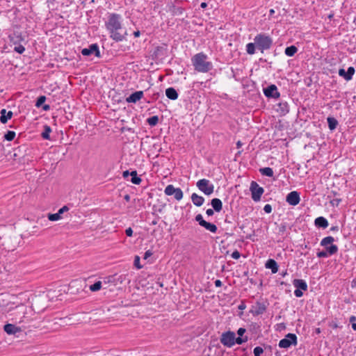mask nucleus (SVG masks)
<instances>
[{"mask_svg": "<svg viewBox=\"0 0 356 356\" xmlns=\"http://www.w3.org/2000/svg\"><path fill=\"white\" fill-rule=\"evenodd\" d=\"M105 26L110 33V38L115 42H121L126 39L127 30L122 26V17L118 13H110L105 22Z\"/></svg>", "mask_w": 356, "mask_h": 356, "instance_id": "obj_1", "label": "nucleus"}, {"mask_svg": "<svg viewBox=\"0 0 356 356\" xmlns=\"http://www.w3.org/2000/svg\"><path fill=\"white\" fill-rule=\"evenodd\" d=\"M208 56L204 52L195 54L191 58V63L194 70L198 72L207 73L213 69V64L208 61Z\"/></svg>", "mask_w": 356, "mask_h": 356, "instance_id": "obj_2", "label": "nucleus"}, {"mask_svg": "<svg viewBox=\"0 0 356 356\" xmlns=\"http://www.w3.org/2000/svg\"><path fill=\"white\" fill-rule=\"evenodd\" d=\"M254 41L257 45V48L261 52L268 50L271 48L273 41V38L266 33H259L254 38Z\"/></svg>", "mask_w": 356, "mask_h": 356, "instance_id": "obj_3", "label": "nucleus"}, {"mask_svg": "<svg viewBox=\"0 0 356 356\" xmlns=\"http://www.w3.org/2000/svg\"><path fill=\"white\" fill-rule=\"evenodd\" d=\"M196 186L200 191L207 195H210L213 193L214 186L207 179H200L196 183Z\"/></svg>", "mask_w": 356, "mask_h": 356, "instance_id": "obj_4", "label": "nucleus"}, {"mask_svg": "<svg viewBox=\"0 0 356 356\" xmlns=\"http://www.w3.org/2000/svg\"><path fill=\"white\" fill-rule=\"evenodd\" d=\"M298 343V338L295 334L289 333L285 338L281 339L279 342V347L281 348H289L291 346H296Z\"/></svg>", "mask_w": 356, "mask_h": 356, "instance_id": "obj_5", "label": "nucleus"}, {"mask_svg": "<svg viewBox=\"0 0 356 356\" xmlns=\"http://www.w3.org/2000/svg\"><path fill=\"white\" fill-rule=\"evenodd\" d=\"M293 285L296 287L294 295L297 298H300L303 296L302 291H307L308 286L307 282L304 280L294 279L293 280Z\"/></svg>", "mask_w": 356, "mask_h": 356, "instance_id": "obj_6", "label": "nucleus"}, {"mask_svg": "<svg viewBox=\"0 0 356 356\" xmlns=\"http://www.w3.org/2000/svg\"><path fill=\"white\" fill-rule=\"evenodd\" d=\"M250 190L251 191L252 199L254 202H258L261 200V197L264 192V189L259 186V185L254 181L250 184Z\"/></svg>", "mask_w": 356, "mask_h": 356, "instance_id": "obj_7", "label": "nucleus"}, {"mask_svg": "<svg viewBox=\"0 0 356 356\" xmlns=\"http://www.w3.org/2000/svg\"><path fill=\"white\" fill-rule=\"evenodd\" d=\"M234 336L235 333L230 330L222 332L220 339L221 343L228 348L232 347L234 345Z\"/></svg>", "mask_w": 356, "mask_h": 356, "instance_id": "obj_8", "label": "nucleus"}, {"mask_svg": "<svg viewBox=\"0 0 356 356\" xmlns=\"http://www.w3.org/2000/svg\"><path fill=\"white\" fill-rule=\"evenodd\" d=\"M195 220L199 223L200 226L203 227L207 230L211 232V233H216L218 230L217 226L215 224L204 220L202 214H197L195 216Z\"/></svg>", "mask_w": 356, "mask_h": 356, "instance_id": "obj_9", "label": "nucleus"}, {"mask_svg": "<svg viewBox=\"0 0 356 356\" xmlns=\"http://www.w3.org/2000/svg\"><path fill=\"white\" fill-rule=\"evenodd\" d=\"M167 195H174L175 200L179 201L183 198V192L179 188H175L173 185H168L164 191Z\"/></svg>", "mask_w": 356, "mask_h": 356, "instance_id": "obj_10", "label": "nucleus"}, {"mask_svg": "<svg viewBox=\"0 0 356 356\" xmlns=\"http://www.w3.org/2000/svg\"><path fill=\"white\" fill-rule=\"evenodd\" d=\"M168 54V46L166 44H162L161 46H157L154 48L152 53L154 59H163Z\"/></svg>", "mask_w": 356, "mask_h": 356, "instance_id": "obj_11", "label": "nucleus"}, {"mask_svg": "<svg viewBox=\"0 0 356 356\" xmlns=\"http://www.w3.org/2000/svg\"><path fill=\"white\" fill-rule=\"evenodd\" d=\"M83 56H89L95 55L96 57L100 58L101 54L99 51V46L97 43L90 44L88 48H84L81 50Z\"/></svg>", "mask_w": 356, "mask_h": 356, "instance_id": "obj_12", "label": "nucleus"}, {"mask_svg": "<svg viewBox=\"0 0 356 356\" xmlns=\"http://www.w3.org/2000/svg\"><path fill=\"white\" fill-rule=\"evenodd\" d=\"M264 94L268 98L277 99L280 96L277 86L275 84H271L267 88H264Z\"/></svg>", "mask_w": 356, "mask_h": 356, "instance_id": "obj_13", "label": "nucleus"}, {"mask_svg": "<svg viewBox=\"0 0 356 356\" xmlns=\"http://www.w3.org/2000/svg\"><path fill=\"white\" fill-rule=\"evenodd\" d=\"M286 202L291 206H296L300 201V193L297 191L290 192L286 197Z\"/></svg>", "mask_w": 356, "mask_h": 356, "instance_id": "obj_14", "label": "nucleus"}, {"mask_svg": "<svg viewBox=\"0 0 356 356\" xmlns=\"http://www.w3.org/2000/svg\"><path fill=\"white\" fill-rule=\"evenodd\" d=\"M266 309L267 305L266 303L257 301L255 305L252 306L250 312L254 316H259L264 314L266 311Z\"/></svg>", "mask_w": 356, "mask_h": 356, "instance_id": "obj_15", "label": "nucleus"}, {"mask_svg": "<svg viewBox=\"0 0 356 356\" xmlns=\"http://www.w3.org/2000/svg\"><path fill=\"white\" fill-rule=\"evenodd\" d=\"M276 111L280 115H285L289 112V105L286 101H281L277 104Z\"/></svg>", "mask_w": 356, "mask_h": 356, "instance_id": "obj_16", "label": "nucleus"}, {"mask_svg": "<svg viewBox=\"0 0 356 356\" xmlns=\"http://www.w3.org/2000/svg\"><path fill=\"white\" fill-rule=\"evenodd\" d=\"M355 70L353 67H349L347 72L344 69L341 68L339 70V75L344 78L346 81H350L353 79V76L355 74Z\"/></svg>", "mask_w": 356, "mask_h": 356, "instance_id": "obj_17", "label": "nucleus"}, {"mask_svg": "<svg viewBox=\"0 0 356 356\" xmlns=\"http://www.w3.org/2000/svg\"><path fill=\"white\" fill-rule=\"evenodd\" d=\"M144 96V92L142 90L136 91L126 98L127 103L136 104L137 102L140 100Z\"/></svg>", "mask_w": 356, "mask_h": 356, "instance_id": "obj_18", "label": "nucleus"}, {"mask_svg": "<svg viewBox=\"0 0 356 356\" xmlns=\"http://www.w3.org/2000/svg\"><path fill=\"white\" fill-rule=\"evenodd\" d=\"M265 267L268 269H270L273 274L277 273L279 266L277 263L273 259H269L265 264Z\"/></svg>", "mask_w": 356, "mask_h": 356, "instance_id": "obj_19", "label": "nucleus"}, {"mask_svg": "<svg viewBox=\"0 0 356 356\" xmlns=\"http://www.w3.org/2000/svg\"><path fill=\"white\" fill-rule=\"evenodd\" d=\"M3 330L8 334H15L21 331L20 327L10 323L6 324L3 327Z\"/></svg>", "mask_w": 356, "mask_h": 356, "instance_id": "obj_20", "label": "nucleus"}, {"mask_svg": "<svg viewBox=\"0 0 356 356\" xmlns=\"http://www.w3.org/2000/svg\"><path fill=\"white\" fill-rule=\"evenodd\" d=\"M0 113V121L2 124H6L13 115V113L11 111L7 112L5 108L2 109Z\"/></svg>", "mask_w": 356, "mask_h": 356, "instance_id": "obj_21", "label": "nucleus"}, {"mask_svg": "<svg viewBox=\"0 0 356 356\" xmlns=\"http://www.w3.org/2000/svg\"><path fill=\"white\" fill-rule=\"evenodd\" d=\"M191 200L196 207H201L204 202V198L195 193L191 195Z\"/></svg>", "mask_w": 356, "mask_h": 356, "instance_id": "obj_22", "label": "nucleus"}, {"mask_svg": "<svg viewBox=\"0 0 356 356\" xmlns=\"http://www.w3.org/2000/svg\"><path fill=\"white\" fill-rule=\"evenodd\" d=\"M165 95L168 99L171 100L177 99L179 96L177 90L172 87L168 88L165 90Z\"/></svg>", "mask_w": 356, "mask_h": 356, "instance_id": "obj_23", "label": "nucleus"}, {"mask_svg": "<svg viewBox=\"0 0 356 356\" xmlns=\"http://www.w3.org/2000/svg\"><path fill=\"white\" fill-rule=\"evenodd\" d=\"M211 204L216 212H220L222 209V202L218 198L212 199Z\"/></svg>", "mask_w": 356, "mask_h": 356, "instance_id": "obj_24", "label": "nucleus"}, {"mask_svg": "<svg viewBox=\"0 0 356 356\" xmlns=\"http://www.w3.org/2000/svg\"><path fill=\"white\" fill-rule=\"evenodd\" d=\"M315 225L318 227L325 229L328 227V221L324 217H318L315 219Z\"/></svg>", "mask_w": 356, "mask_h": 356, "instance_id": "obj_25", "label": "nucleus"}, {"mask_svg": "<svg viewBox=\"0 0 356 356\" xmlns=\"http://www.w3.org/2000/svg\"><path fill=\"white\" fill-rule=\"evenodd\" d=\"M325 251L327 253V254L329 256L335 254L338 252V250H339L337 245H334V244L327 245V246L325 247Z\"/></svg>", "mask_w": 356, "mask_h": 356, "instance_id": "obj_26", "label": "nucleus"}, {"mask_svg": "<svg viewBox=\"0 0 356 356\" xmlns=\"http://www.w3.org/2000/svg\"><path fill=\"white\" fill-rule=\"evenodd\" d=\"M130 176H131V183L136 184V185H139L141 183L142 179L139 177H138L136 170L131 171L130 172Z\"/></svg>", "mask_w": 356, "mask_h": 356, "instance_id": "obj_27", "label": "nucleus"}, {"mask_svg": "<svg viewBox=\"0 0 356 356\" xmlns=\"http://www.w3.org/2000/svg\"><path fill=\"white\" fill-rule=\"evenodd\" d=\"M297 51H298V48L294 45H291V46L287 47L285 49L284 53L286 56L291 57V56H293L296 54Z\"/></svg>", "mask_w": 356, "mask_h": 356, "instance_id": "obj_28", "label": "nucleus"}, {"mask_svg": "<svg viewBox=\"0 0 356 356\" xmlns=\"http://www.w3.org/2000/svg\"><path fill=\"white\" fill-rule=\"evenodd\" d=\"M260 173L268 177H272L273 176V170L271 168L266 167L259 169Z\"/></svg>", "mask_w": 356, "mask_h": 356, "instance_id": "obj_29", "label": "nucleus"}, {"mask_svg": "<svg viewBox=\"0 0 356 356\" xmlns=\"http://www.w3.org/2000/svg\"><path fill=\"white\" fill-rule=\"evenodd\" d=\"M327 121L328 127L330 130H334L336 129L338 124V121L334 118L329 117L327 118Z\"/></svg>", "mask_w": 356, "mask_h": 356, "instance_id": "obj_30", "label": "nucleus"}, {"mask_svg": "<svg viewBox=\"0 0 356 356\" xmlns=\"http://www.w3.org/2000/svg\"><path fill=\"white\" fill-rule=\"evenodd\" d=\"M334 241V238L332 236H326L323 238L321 241V245L323 247H326L328 245H332V243Z\"/></svg>", "mask_w": 356, "mask_h": 356, "instance_id": "obj_31", "label": "nucleus"}, {"mask_svg": "<svg viewBox=\"0 0 356 356\" xmlns=\"http://www.w3.org/2000/svg\"><path fill=\"white\" fill-rule=\"evenodd\" d=\"M257 45L255 42H250L246 44V51L248 54L252 55L255 53Z\"/></svg>", "mask_w": 356, "mask_h": 356, "instance_id": "obj_32", "label": "nucleus"}, {"mask_svg": "<svg viewBox=\"0 0 356 356\" xmlns=\"http://www.w3.org/2000/svg\"><path fill=\"white\" fill-rule=\"evenodd\" d=\"M51 132V127L49 126L45 125L44 127V130L41 134V136L42 137V138L45 139V140H49L50 139L49 134Z\"/></svg>", "mask_w": 356, "mask_h": 356, "instance_id": "obj_33", "label": "nucleus"}, {"mask_svg": "<svg viewBox=\"0 0 356 356\" xmlns=\"http://www.w3.org/2000/svg\"><path fill=\"white\" fill-rule=\"evenodd\" d=\"M159 120V119L157 115H153V116L147 118V122L149 126L154 127L158 124Z\"/></svg>", "mask_w": 356, "mask_h": 356, "instance_id": "obj_34", "label": "nucleus"}, {"mask_svg": "<svg viewBox=\"0 0 356 356\" xmlns=\"http://www.w3.org/2000/svg\"><path fill=\"white\" fill-rule=\"evenodd\" d=\"M248 338L247 336H245V337H236V335L234 336V344L235 343H237L238 345H241L246 341H248Z\"/></svg>", "mask_w": 356, "mask_h": 356, "instance_id": "obj_35", "label": "nucleus"}, {"mask_svg": "<svg viewBox=\"0 0 356 356\" xmlns=\"http://www.w3.org/2000/svg\"><path fill=\"white\" fill-rule=\"evenodd\" d=\"M15 132L13 131H8L4 135V139L8 141H12L15 137Z\"/></svg>", "mask_w": 356, "mask_h": 356, "instance_id": "obj_36", "label": "nucleus"}, {"mask_svg": "<svg viewBox=\"0 0 356 356\" xmlns=\"http://www.w3.org/2000/svg\"><path fill=\"white\" fill-rule=\"evenodd\" d=\"M102 288V282L97 281L95 282L93 284L90 286V290L92 291H97L100 290Z\"/></svg>", "mask_w": 356, "mask_h": 356, "instance_id": "obj_37", "label": "nucleus"}, {"mask_svg": "<svg viewBox=\"0 0 356 356\" xmlns=\"http://www.w3.org/2000/svg\"><path fill=\"white\" fill-rule=\"evenodd\" d=\"M9 38H10V41H11L12 42H13V44H17V43L20 42L22 40H23V38H22V35H16L15 34V35H14V36L11 37V36L10 35V36H9Z\"/></svg>", "mask_w": 356, "mask_h": 356, "instance_id": "obj_38", "label": "nucleus"}, {"mask_svg": "<svg viewBox=\"0 0 356 356\" xmlns=\"http://www.w3.org/2000/svg\"><path fill=\"white\" fill-rule=\"evenodd\" d=\"M61 218V216L58 212L56 213H49L48 215V219L51 221H56Z\"/></svg>", "mask_w": 356, "mask_h": 356, "instance_id": "obj_39", "label": "nucleus"}, {"mask_svg": "<svg viewBox=\"0 0 356 356\" xmlns=\"http://www.w3.org/2000/svg\"><path fill=\"white\" fill-rule=\"evenodd\" d=\"M46 101V97L44 95L40 96L36 101L35 106L39 108Z\"/></svg>", "mask_w": 356, "mask_h": 356, "instance_id": "obj_40", "label": "nucleus"}, {"mask_svg": "<svg viewBox=\"0 0 356 356\" xmlns=\"http://www.w3.org/2000/svg\"><path fill=\"white\" fill-rule=\"evenodd\" d=\"M82 284L81 281L73 280L70 284V289H72L73 288L76 287L78 286H80L81 287H82V284Z\"/></svg>", "mask_w": 356, "mask_h": 356, "instance_id": "obj_41", "label": "nucleus"}, {"mask_svg": "<svg viewBox=\"0 0 356 356\" xmlns=\"http://www.w3.org/2000/svg\"><path fill=\"white\" fill-rule=\"evenodd\" d=\"M253 353L254 356H261L264 353V349L260 346H257L254 348Z\"/></svg>", "mask_w": 356, "mask_h": 356, "instance_id": "obj_42", "label": "nucleus"}, {"mask_svg": "<svg viewBox=\"0 0 356 356\" xmlns=\"http://www.w3.org/2000/svg\"><path fill=\"white\" fill-rule=\"evenodd\" d=\"M14 51L17 52L18 54H23L25 51V48L23 45L19 44L14 48Z\"/></svg>", "mask_w": 356, "mask_h": 356, "instance_id": "obj_43", "label": "nucleus"}, {"mask_svg": "<svg viewBox=\"0 0 356 356\" xmlns=\"http://www.w3.org/2000/svg\"><path fill=\"white\" fill-rule=\"evenodd\" d=\"M134 266L137 269H140L142 268V266L140 264V257L139 256H135L134 258Z\"/></svg>", "mask_w": 356, "mask_h": 356, "instance_id": "obj_44", "label": "nucleus"}, {"mask_svg": "<svg viewBox=\"0 0 356 356\" xmlns=\"http://www.w3.org/2000/svg\"><path fill=\"white\" fill-rule=\"evenodd\" d=\"M316 255L318 258H325L329 256L325 250L318 252Z\"/></svg>", "mask_w": 356, "mask_h": 356, "instance_id": "obj_45", "label": "nucleus"}, {"mask_svg": "<svg viewBox=\"0 0 356 356\" xmlns=\"http://www.w3.org/2000/svg\"><path fill=\"white\" fill-rule=\"evenodd\" d=\"M264 211L266 213H271L272 211V207L270 204H266L264 207Z\"/></svg>", "mask_w": 356, "mask_h": 356, "instance_id": "obj_46", "label": "nucleus"}, {"mask_svg": "<svg viewBox=\"0 0 356 356\" xmlns=\"http://www.w3.org/2000/svg\"><path fill=\"white\" fill-rule=\"evenodd\" d=\"M240 257H241V254H240V252H239L238 251H237V250L234 251V252H232V257L233 259H239V258H240Z\"/></svg>", "mask_w": 356, "mask_h": 356, "instance_id": "obj_47", "label": "nucleus"}, {"mask_svg": "<svg viewBox=\"0 0 356 356\" xmlns=\"http://www.w3.org/2000/svg\"><path fill=\"white\" fill-rule=\"evenodd\" d=\"M277 330H280V331H281V330H285V329H286V325H285V323H278V324H277Z\"/></svg>", "mask_w": 356, "mask_h": 356, "instance_id": "obj_48", "label": "nucleus"}, {"mask_svg": "<svg viewBox=\"0 0 356 356\" xmlns=\"http://www.w3.org/2000/svg\"><path fill=\"white\" fill-rule=\"evenodd\" d=\"M246 332V330L243 327H240L238 330H237V334L238 336L240 337H243V334L244 333Z\"/></svg>", "mask_w": 356, "mask_h": 356, "instance_id": "obj_49", "label": "nucleus"}, {"mask_svg": "<svg viewBox=\"0 0 356 356\" xmlns=\"http://www.w3.org/2000/svg\"><path fill=\"white\" fill-rule=\"evenodd\" d=\"M160 96L159 92H155L152 96V102L156 100ZM148 103H150L151 101H147Z\"/></svg>", "mask_w": 356, "mask_h": 356, "instance_id": "obj_50", "label": "nucleus"}, {"mask_svg": "<svg viewBox=\"0 0 356 356\" xmlns=\"http://www.w3.org/2000/svg\"><path fill=\"white\" fill-rule=\"evenodd\" d=\"M69 210V208L67 206H63L62 208H60L59 210H58V213H60V215L61 216V214H63L64 212L65 211H67Z\"/></svg>", "mask_w": 356, "mask_h": 356, "instance_id": "obj_51", "label": "nucleus"}, {"mask_svg": "<svg viewBox=\"0 0 356 356\" xmlns=\"http://www.w3.org/2000/svg\"><path fill=\"white\" fill-rule=\"evenodd\" d=\"M341 202V199L336 198V199L332 200L330 202V203H331L332 205L338 206Z\"/></svg>", "mask_w": 356, "mask_h": 356, "instance_id": "obj_52", "label": "nucleus"}, {"mask_svg": "<svg viewBox=\"0 0 356 356\" xmlns=\"http://www.w3.org/2000/svg\"><path fill=\"white\" fill-rule=\"evenodd\" d=\"M125 233H126V235L127 236H132L133 235V230L131 227H129L127 228L126 230H125Z\"/></svg>", "mask_w": 356, "mask_h": 356, "instance_id": "obj_53", "label": "nucleus"}, {"mask_svg": "<svg viewBox=\"0 0 356 356\" xmlns=\"http://www.w3.org/2000/svg\"><path fill=\"white\" fill-rule=\"evenodd\" d=\"M152 255V252L151 250H147L145 252V254H144V259H147L148 257H149L150 256Z\"/></svg>", "mask_w": 356, "mask_h": 356, "instance_id": "obj_54", "label": "nucleus"}, {"mask_svg": "<svg viewBox=\"0 0 356 356\" xmlns=\"http://www.w3.org/2000/svg\"><path fill=\"white\" fill-rule=\"evenodd\" d=\"M206 213H207V216H213V213H214V210H213V209H208L206 211Z\"/></svg>", "mask_w": 356, "mask_h": 356, "instance_id": "obj_55", "label": "nucleus"}, {"mask_svg": "<svg viewBox=\"0 0 356 356\" xmlns=\"http://www.w3.org/2000/svg\"><path fill=\"white\" fill-rule=\"evenodd\" d=\"M246 307V305L244 302H241V303L238 306V309L239 310H243Z\"/></svg>", "mask_w": 356, "mask_h": 356, "instance_id": "obj_56", "label": "nucleus"}, {"mask_svg": "<svg viewBox=\"0 0 356 356\" xmlns=\"http://www.w3.org/2000/svg\"><path fill=\"white\" fill-rule=\"evenodd\" d=\"M130 175V172L129 170H125L122 172V177L126 179Z\"/></svg>", "mask_w": 356, "mask_h": 356, "instance_id": "obj_57", "label": "nucleus"}, {"mask_svg": "<svg viewBox=\"0 0 356 356\" xmlns=\"http://www.w3.org/2000/svg\"><path fill=\"white\" fill-rule=\"evenodd\" d=\"M214 284L216 287H220L222 284V282L220 280H216Z\"/></svg>", "mask_w": 356, "mask_h": 356, "instance_id": "obj_58", "label": "nucleus"}, {"mask_svg": "<svg viewBox=\"0 0 356 356\" xmlns=\"http://www.w3.org/2000/svg\"><path fill=\"white\" fill-rule=\"evenodd\" d=\"M286 225H281L279 229L280 232H284L286 230Z\"/></svg>", "mask_w": 356, "mask_h": 356, "instance_id": "obj_59", "label": "nucleus"}, {"mask_svg": "<svg viewBox=\"0 0 356 356\" xmlns=\"http://www.w3.org/2000/svg\"><path fill=\"white\" fill-rule=\"evenodd\" d=\"M42 109L45 111H49L50 109V106L49 104H44L42 106Z\"/></svg>", "mask_w": 356, "mask_h": 356, "instance_id": "obj_60", "label": "nucleus"}, {"mask_svg": "<svg viewBox=\"0 0 356 356\" xmlns=\"http://www.w3.org/2000/svg\"><path fill=\"white\" fill-rule=\"evenodd\" d=\"M351 286L352 288H356V277L352 280Z\"/></svg>", "mask_w": 356, "mask_h": 356, "instance_id": "obj_61", "label": "nucleus"}, {"mask_svg": "<svg viewBox=\"0 0 356 356\" xmlns=\"http://www.w3.org/2000/svg\"><path fill=\"white\" fill-rule=\"evenodd\" d=\"M133 35H134L135 38H138L140 35V31H136L134 32Z\"/></svg>", "mask_w": 356, "mask_h": 356, "instance_id": "obj_62", "label": "nucleus"}, {"mask_svg": "<svg viewBox=\"0 0 356 356\" xmlns=\"http://www.w3.org/2000/svg\"><path fill=\"white\" fill-rule=\"evenodd\" d=\"M338 230H339V227L338 226H332L330 228V231H332V232H337Z\"/></svg>", "mask_w": 356, "mask_h": 356, "instance_id": "obj_63", "label": "nucleus"}, {"mask_svg": "<svg viewBox=\"0 0 356 356\" xmlns=\"http://www.w3.org/2000/svg\"><path fill=\"white\" fill-rule=\"evenodd\" d=\"M355 321H356V317H355V316H350V322L351 323H355Z\"/></svg>", "mask_w": 356, "mask_h": 356, "instance_id": "obj_64", "label": "nucleus"}]
</instances>
